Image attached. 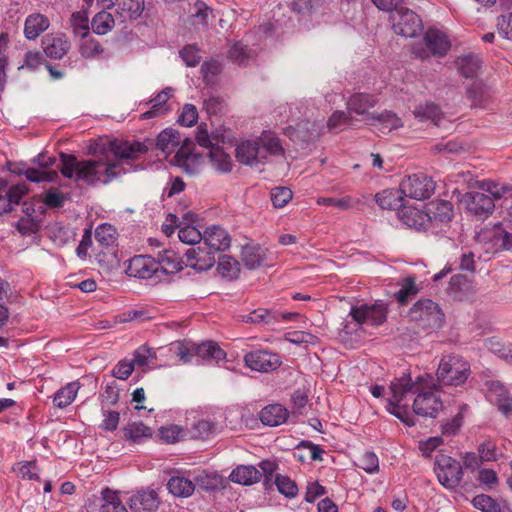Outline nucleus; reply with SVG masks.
<instances>
[{
    "mask_svg": "<svg viewBox=\"0 0 512 512\" xmlns=\"http://www.w3.org/2000/svg\"><path fill=\"white\" fill-rule=\"evenodd\" d=\"M109 151L95 159L78 160L72 154L60 153L61 174L75 182H82L89 186L99 184L107 185L117 178L124 170L121 160H134L147 151V147L140 142L114 140L109 143Z\"/></svg>",
    "mask_w": 512,
    "mask_h": 512,
    "instance_id": "1",
    "label": "nucleus"
},
{
    "mask_svg": "<svg viewBox=\"0 0 512 512\" xmlns=\"http://www.w3.org/2000/svg\"><path fill=\"white\" fill-rule=\"evenodd\" d=\"M440 388L429 375L412 380L409 374L395 378L390 384L391 398L387 411L408 426L415 425L414 415L435 418L443 404L435 391Z\"/></svg>",
    "mask_w": 512,
    "mask_h": 512,
    "instance_id": "2",
    "label": "nucleus"
},
{
    "mask_svg": "<svg viewBox=\"0 0 512 512\" xmlns=\"http://www.w3.org/2000/svg\"><path fill=\"white\" fill-rule=\"evenodd\" d=\"M471 374L470 364L459 355L444 356L437 369V385L461 386Z\"/></svg>",
    "mask_w": 512,
    "mask_h": 512,
    "instance_id": "3",
    "label": "nucleus"
},
{
    "mask_svg": "<svg viewBox=\"0 0 512 512\" xmlns=\"http://www.w3.org/2000/svg\"><path fill=\"white\" fill-rule=\"evenodd\" d=\"M408 318L419 328L430 332L442 327L445 315L437 303L430 299L418 300L409 310Z\"/></svg>",
    "mask_w": 512,
    "mask_h": 512,
    "instance_id": "4",
    "label": "nucleus"
},
{
    "mask_svg": "<svg viewBox=\"0 0 512 512\" xmlns=\"http://www.w3.org/2000/svg\"><path fill=\"white\" fill-rule=\"evenodd\" d=\"M394 32L404 37H415L423 29L422 20L412 10L399 7L390 14Z\"/></svg>",
    "mask_w": 512,
    "mask_h": 512,
    "instance_id": "5",
    "label": "nucleus"
},
{
    "mask_svg": "<svg viewBox=\"0 0 512 512\" xmlns=\"http://www.w3.org/2000/svg\"><path fill=\"white\" fill-rule=\"evenodd\" d=\"M400 187L405 197L415 200L428 199L435 191L434 181L424 173L409 175L401 181Z\"/></svg>",
    "mask_w": 512,
    "mask_h": 512,
    "instance_id": "6",
    "label": "nucleus"
},
{
    "mask_svg": "<svg viewBox=\"0 0 512 512\" xmlns=\"http://www.w3.org/2000/svg\"><path fill=\"white\" fill-rule=\"evenodd\" d=\"M436 474L442 486L447 489L456 488L463 476V471L460 463L445 455H441L436 460Z\"/></svg>",
    "mask_w": 512,
    "mask_h": 512,
    "instance_id": "7",
    "label": "nucleus"
},
{
    "mask_svg": "<svg viewBox=\"0 0 512 512\" xmlns=\"http://www.w3.org/2000/svg\"><path fill=\"white\" fill-rule=\"evenodd\" d=\"M244 363L251 370L269 373L277 370L282 361L277 353L268 350H255L245 354Z\"/></svg>",
    "mask_w": 512,
    "mask_h": 512,
    "instance_id": "8",
    "label": "nucleus"
},
{
    "mask_svg": "<svg viewBox=\"0 0 512 512\" xmlns=\"http://www.w3.org/2000/svg\"><path fill=\"white\" fill-rule=\"evenodd\" d=\"M462 202L466 210L478 218L489 217L495 209L493 198L485 193V191H470L463 195Z\"/></svg>",
    "mask_w": 512,
    "mask_h": 512,
    "instance_id": "9",
    "label": "nucleus"
},
{
    "mask_svg": "<svg viewBox=\"0 0 512 512\" xmlns=\"http://www.w3.org/2000/svg\"><path fill=\"white\" fill-rule=\"evenodd\" d=\"M350 316L358 324L379 326L386 320L387 308L383 303H375L372 305L362 304L352 307Z\"/></svg>",
    "mask_w": 512,
    "mask_h": 512,
    "instance_id": "10",
    "label": "nucleus"
},
{
    "mask_svg": "<svg viewBox=\"0 0 512 512\" xmlns=\"http://www.w3.org/2000/svg\"><path fill=\"white\" fill-rule=\"evenodd\" d=\"M156 259L148 255H137L128 261L126 273L129 276L141 279L156 277L160 279L157 271Z\"/></svg>",
    "mask_w": 512,
    "mask_h": 512,
    "instance_id": "11",
    "label": "nucleus"
},
{
    "mask_svg": "<svg viewBox=\"0 0 512 512\" xmlns=\"http://www.w3.org/2000/svg\"><path fill=\"white\" fill-rule=\"evenodd\" d=\"M185 257V265L197 271H207L212 268L216 262L215 251L210 250L204 243L203 245L187 249Z\"/></svg>",
    "mask_w": 512,
    "mask_h": 512,
    "instance_id": "12",
    "label": "nucleus"
},
{
    "mask_svg": "<svg viewBox=\"0 0 512 512\" xmlns=\"http://www.w3.org/2000/svg\"><path fill=\"white\" fill-rule=\"evenodd\" d=\"M458 176L463 177L464 181L467 182L469 187H476L479 190L485 191L486 194L493 198L494 203L496 200H500L506 195L512 193L511 186L506 184H500L492 180H474L472 182V174L469 171L459 173Z\"/></svg>",
    "mask_w": 512,
    "mask_h": 512,
    "instance_id": "13",
    "label": "nucleus"
},
{
    "mask_svg": "<svg viewBox=\"0 0 512 512\" xmlns=\"http://www.w3.org/2000/svg\"><path fill=\"white\" fill-rule=\"evenodd\" d=\"M236 158L242 164L254 166L263 163L266 160V154L259 147L257 139L247 140L236 147Z\"/></svg>",
    "mask_w": 512,
    "mask_h": 512,
    "instance_id": "14",
    "label": "nucleus"
},
{
    "mask_svg": "<svg viewBox=\"0 0 512 512\" xmlns=\"http://www.w3.org/2000/svg\"><path fill=\"white\" fill-rule=\"evenodd\" d=\"M70 46V42L62 34H47L42 38L43 51L51 59H62L70 50Z\"/></svg>",
    "mask_w": 512,
    "mask_h": 512,
    "instance_id": "15",
    "label": "nucleus"
},
{
    "mask_svg": "<svg viewBox=\"0 0 512 512\" xmlns=\"http://www.w3.org/2000/svg\"><path fill=\"white\" fill-rule=\"evenodd\" d=\"M160 503L155 490H140L129 499V506L134 512H152Z\"/></svg>",
    "mask_w": 512,
    "mask_h": 512,
    "instance_id": "16",
    "label": "nucleus"
},
{
    "mask_svg": "<svg viewBox=\"0 0 512 512\" xmlns=\"http://www.w3.org/2000/svg\"><path fill=\"white\" fill-rule=\"evenodd\" d=\"M203 241L210 250L224 251L230 247L231 238L228 232L220 226L213 225L204 231Z\"/></svg>",
    "mask_w": 512,
    "mask_h": 512,
    "instance_id": "17",
    "label": "nucleus"
},
{
    "mask_svg": "<svg viewBox=\"0 0 512 512\" xmlns=\"http://www.w3.org/2000/svg\"><path fill=\"white\" fill-rule=\"evenodd\" d=\"M424 42L429 53L436 57L445 56L451 48L447 36L437 29H428L424 36Z\"/></svg>",
    "mask_w": 512,
    "mask_h": 512,
    "instance_id": "18",
    "label": "nucleus"
},
{
    "mask_svg": "<svg viewBox=\"0 0 512 512\" xmlns=\"http://www.w3.org/2000/svg\"><path fill=\"white\" fill-rule=\"evenodd\" d=\"M487 397L491 402L497 404L503 414L512 413V395L500 382L491 381L489 383Z\"/></svg>",
    "mask_w": 512,
    "mask_h": 512,
    "instance_id": "19",
    "label": "nucleus"
},
{
    "mask_svg": "<svg viewBox=\"0 0 512 512\" xmlns=\"http://www.w3.org/2000/svg\"><path fill=\"white\" fill-rule=\"evenodd\" d=\"M427 221L436 226L447 224L453 216V206L451 202L441 200L431 203L425 210Z\"/></svg>",
    "mask_w": 512,
    "mask_h": 512,
    "instance_id": "20",
    "label": "nucleus"
},
{
    "mask_svg": "<svg viewBox=\"0 0 512 512\" xmlns=\"http://www.w3.org/2000/svg\"><path fill=\"white\" fill-rule=\"evenodd\" d=\"M156 263L157 271L160 274H174L182 270V258L172 249H165L158 253Z\"/></svg>",
    "mask_w": 512,
    "mask_h": 512,
    "instance_id": "21",
    "label": "nucleus"
},
{
    "mask_svg": "<svg viewBox=\"0 0 512 512\" xmlns=\"http://www.w3.org/2000/svg\"><path fill=\"white\" fill-rule=\"evenodd\" d=\"M505 237H507V231L503 228L501 223H497L489 228H484L477 234V240L479 242L489 244L490 248L495 251L503 250Z\"/></svg>",
    "mask_w": 512,
    "mask_h": 512,
    "instance_id": "22",
    "label": "nucleus"
},
{
    "mask_svg": "<svg viewBox=\"0 0 512 512\" xmlns=\"http://www.w3.org/2000/svg\"><path fill=\"white\" fill-rule=\"evenodd\" d=\"M366 120L370 125L377 126L382 133L391 132L402 126L401 119L391 111L368 114Z\"/></svg>",
    "mask_w": 512,
    "mask_h": 512,
    "instance_id": "23",
    "label": "nucleus"
},
{
    "mask_svg": "<svg viewBox=\"0 0 512 512\" xmlns=\"http://www.w3.org/2000/svg\"><path fill=\"white\" fill-rule=\"evenodd\" d=\"M49 19L41 13L30 14L24 23V36L27 40L37 39L49 28Z\"/></svg>",
    "mask_w": 512,
    "mask_h": 512,
    "instance_id": "24",
    "label": "nucleus"
},
{
    "mask_svg": "<svg viewBox=\"0 0 512 512\" xmlns=\"http://www.w3.org/2000/svg\"><path fill=\"white\" fill-rule=\"evenodd\" d=\"M289 416L288 410L281 404H270L260 412L262 424L270 427L279 426L286 422Z\"/></svg>",
    "mask_w": 512,
    "mask_h": 512,
    "instance_id": "25",
    "label": "nucleus"
},
{
    "mask_svg": "<svg viewBox=\"0 0 512 512\" xmlns=\"http://www.w3.org/2000/svg\"><path fill=\"white\" fill-rule=\"evenodd\" d=\"M181 135L177 130L168 128L159 133L156 139V147L162 151L165 157L169 156L179 147Z\"/></svg>",
    "mask_w": 512,
    "mask_h": 512,
    "instance_id": "26",
    "label": "nucleus"
},
{
    "mask_svg": "<svg viewBox=\"0 0 512 512\" xmlns=\"http://www.w3.org/2000/svg\"><path fill=\"white\" fill-rule=\"evenodd\" d=\"M404 197L399 186V189H385L377 193L375 201L382 209L396 210L403 206Z\"/></svg>",
    "mask_w": 512,
    "mask_h": 512,
    "instance_id": "27",
    "label": "nucleus"
},
{
    "mask_svg": "<svg viewBox=\"0 0 512 512\" xmlns=\"http://www.w3.org/2000/svg\"><path fill=\"white\" fill-rule=\"evenodd\" d=\"M374 95L367 93H355L347 101L348 110L358 115H368V110L377 104Z\"/></svg>",
    "mask_w": 512,
    "mask_h": 512,
    "instance_id": "28",
    "label": "nucleus"
},
{
    "mask_svg": "<svg viewBox=\"0 0 512 512\" xmlns=\"http://www.w3.org/2000/svg\"><path fill=\"white\" fill-rule=\"evenodd\" d=\"M262 473L255 466L240 465L233 469L229 478L232 482L241 485H252L261 479Z\"/></svg>",
    "mask_w": 512,
    "mask_h": 512,
    "instance_id": "29",
    "label": "nucleus"
},
{
    "mask_svg": "<svg viewBox=\"0 0 512 512\" xmlns=\"http://www.w3.org/2000/svg\"><path fill=\"white\" fill-rule=\"evenodd\" d=\"M481 59L476 54H467L456 59V66L459 73L465 78H473L481 67Z\"/></svg>",
    "mask_w": 512,
    "mask_h": 512,
    "instance_id": "30",
    "label": "nucleus"
},
{
    "mask_svg": "<svg viewBox=\"0 0 512 512\" xmlns=\"http://www.w3.org/2000/svg\"><path fill=\"white\" fill-rule=\"evenodd\" d=\"M413 114L419 121H431L435 125H439V122L443 116L441 108L433 102H426L424 104L418 105L415 107Z\"/></svg>",
    "mask_w": 512,
    "mask_h": 512,
    "instance_id": "31",
    "label": "nucleus"
},
{
    "mask_svg": "<svg viewBox=\"0 0 512 512\" xmlns=\"http://www.w3.org/2000/svg\"><path fill=\"white\" fill-rule=\"evenodd\" d=\"M169 492L176 497H189L195 490L192 480L183 476H173L167 483Z\"/></svg>",
    "mask_w": 512,
    "mask_h": 512,
    "instance_id": "32",
    "label": "nucleus"
},
{
    "mask_svg": "<svg viewBox=\"0 0 512 512\" xmlns=\"http://www.w3.org/2000/svg\"><path fill=\"white\" fill-rule=\"evenodd\" d=\"M79 388L80 383L77 381L70 382L60 388L54 395V405L60 409L68 407L75 400Z\"/></svg>",
    "mask_w": 512,
    "mask_h": 512,
    "instance_id": "33",
    "label": "nucleus"
},
{
    "mask_svg": "<svg viewBox=\"0 0 512 512\" xmlns=\"http://www.w3.org/2000/svg\"><path fill=\"white\" fill-rule=\"evenodd\" d=\"M173 92V89L170 87H167L163 89L161 92H159L155 98H153L150 102L153 103L150 110L144 112L141 115L142 119H150L153 117H158L163 115L166 112V109L164 108V105L169 100L171 94Z\"/></svg>",
    "mask_w": 512,
    "mask_h": 512,
    "instance_id": "34",
    "label": "nucleus"
},
{
    "mask_svg": "<svg viewBox=\"0 0 512 512\" xmlns=\"http://www.w3.org/2000/svg\"><path fill=\"white\" fill-rule=\"evenodd\" d=\"M265 259V252L259 245H246L242 248V261L247 269L259 267Z\"/></svg>",
    "mask_w": 512,
    "mask_h": 512,
    "instance_id": "35",
    "label": "nucleus"
},
{
    "mask_svg": "<svg viewBox=\"0 0 512 512\" xmlns=\"http://www.w3.org/2000/svg\"><path fill=\"white\" fill-rule=\"evenodd\" d=\"M208 158L211 165L217 171L222 173H228L231 171L232 162L230 156L224 152L222 147H212L208 152Z\"/></svg>",
    "mask_w": 512,
    "mask_h": 512,
    "instance_id": "36",
    "label": "nucleus"
},
{
    "mask_svg": "<svg viewBox=\"0 0 512 512\" xmlns=\"http://www.w3.org/2000/svg\"><path fill=\"white\" fill-rule=\"evenodd\" d=\"M257 141L259 142V147L264 151L266 156L268 154L282 155L284 153V149L279 138L271 131L263 132Z\"/></svg>",
    "mask_w": 512,
    "mask_h": 512,
    "instance_id": "37",
    "label": "nucleus"
},
{
    "mask_svg": "<svg viewBox=\"0 0 512 512\" xmlns=\"http://www.w3.org/2000/svg\"><path fill=\"white\" fill-rule=\"evenodd\" d=\"M117 230L114 226L108 223L100 224L95 229V239L103 248H110L116 244Z\"/></svg>",
    "mask_w": 512,
    "mask_h": 512,
    "instance_id": "38",
    "label": "nucleus"
},
{
    "mask_svg": "<svg viewBox=\"0 0 512 512\" xmlns=\"http://www.w3.org/2000/svg\"><path fill=\"white\" fill-rule=\"evenodd\" d=\"M114 17L107 11L98 12L91 20L92 31L97 35H105L113 29Z\"/></svg>",
    "mask_w": 512,
    "mask_h": 512,
    "instance_id": "39",
    "label": "nucleus"
},
{
    "mask_svg": "<svg viewBox=\"0 0 512 512\" xmlns=\"http://www.w3.org/2000/svg\"><path fill=\"white\" fill-rule=\"evenodd\" d=\"M197 358L204 360L213 359L220 361L226 357V353L215 342H205L194 348Z\"/></svg>",
    "mask_w": 512,
    "mask_h": 512,
    "instance_id": "40",
    "label": "nucleus"
},
{
    "mask_svg": "<svg viewBox=\"0 0 512 512\" xmlns=\"http://www.w3.org/2000/svg\"><path fill=\"white\" fill-rule=\"evenodd\" d=\"M124 438L135 443L152 436V430L142 422H133L123 428Z\"/></svg>",
    "mask_w": 512,
    "mask_h": 512,
    "instance_id": "41",
    "label": "nucleus"
},
{
    "mask_svg": "<svg viewBox=\"0 0 512 512\" xmlns=\"http://www.w3.org/2000/svg\"><path fill=\"white\" fill-rule=\"evenodd\" d=\"M79 52L84 58H96L103 56L105 48L98 40L88 34L85 38H81Z\"/></svg>",
    "mask_w": 512,
    "mask_h": 512,
    "instance_id": "42",
    "label": "nucleus"
},
{
    "mask_svg": "<svg viewBox=\"0 0 512 512\" xmlns=\"http://www.w3.org/2000/svg\"><path fill=\"white\" fill-rule=\"evenodd\" d=\"M400 217L409 227H413L415 229L427 228L425 224V221H427L425 211L408 208L400 212Z\"/></svg>",
    "mask_w": 512,
    "mask_h": 512,
    "instance_id": "43",
    "label": "nucleus"
},
{
    "mask_svg": "<svg viewBox=\"0 0 512 512\" xmlns=\"http://www.w3.org/2000/svg\"><path fill=\"white\" fill-rule=\"evenodd\" d=\"M219 273L229 279L237 278L240 272V264L237 260L229 255L219 257L218 267Z\"/></svg>",
    "mask_w": 512,
    "mask_h": 512,
    "instance_id": "44",
    "label": "nucleus"
},
{
    "mask_svg": "<svg viewBox=\"0 0 512 512\" xmlns=\"http://www.w3.org/2000/svg\"><path fill=\"white\" fill-rule=\"evenodd\" d=\"M485 347L512 365V343L504 344L493 337L485 341Z\"/></svg>",
    "mask_w": 512,
    "mask_h": 512,
    "instance_id": "45",
    "label": "nucleus"
},
{
    "mask_svg": "<svg viewBox=\"0 0 512 512\" xmlns=\"http://www.w3.org/2000/svg\"><path fill=\"white\" fill-rule=\"evenodd\" d=\"M102 499L104 503L100 512H128L115 492L105 489L102 492Z\"/></svg>",
    "mask_w": 512,
    "mask_h": 512,
    "instance_id": "46",
    "label": "nucleus"
},
{
    "mask_svg": "<svg viewBox=\"0 0 512 512\" xmlns=\"http://www.w3.org/2000/svg\"><path fill=\"white\" fill-rule=\"evenodd\" d=\"M70 23L73 33L80 38H85L89 33V21L86 12L78 11L71 15Z\"/></svg>",
    "mask_w": 512,
    "mask_h": 512,
    "instance_id": "47",
    "label": "nucleus"
},
{
    "mask_svg": "<svg viewBox=\"0 0 512 512\" xmlns=\"http://www.w3.org/2000/svg\"><path fill=\"white\" fill-rule=\"evenodd\" d=\"M401 288L395 293V298L401 305L406 304L413 296L418 293L414 278H404L400 283Z\"/></svg>",
    "mask_w": 512,
    "mask_h": 512,
    "instance_id": "48",
    "label": "nucleus"
},
{
    "mask_svg": "<svg viewBox=\"0 0 512 512\" xmlns=\"http://www.w3.org/2000/svg\"><path fill=\"white\" fill-rule=\"evenodd\" d=\"M221 71L222 64L218 60L211 59L205 61L201 66V74L207 85H214L216 83V77Z\"/></svg>",
    "mask_w": 512,
    "mask_h": 512,
    "instance_id": "49",
    "label": "nucleus"
},
{
    "mask_svg": "<svg viewBox=\"0 0 512 512\" xmlns=\"http://www.w3.org/2000/svg\"><path fill=\"white\" fill-rule=\"evenodd\" d=\"M195 487L198 486L200 489L205 491L216 490L220 484L219 478L213 473L207 471H201L194 478Z\"/></svg>",
    "mask_w": 512,
    "mask_h": 512,
    "instance_id": "50",
    "label": "nucleus"
},
{
    "mask_svg": "<svg viewBox=\"0 0 512 512\" xmlns=\"http://www.w3.org/2000/svg\"><path fill=\"white\" fill-rule=\"evenodd\" d=\"M276 319V314L264 308H259L248 315L243 316V321L247 323H255V324H271Z\"/></svg>",
    "mask_w": 512,
    "mask_h": 512,
    "instance_id": "51",
    "label": "nucleus"
},
{
    "mask_svg": "<svg viewBox=\"0 0 512 512\" xmlns=\"http://www.w3.org/2000/svg\"><path fill=\"white\" fill-rule=\"evenodd\" d=\"M178 237L181 242L186 244H199L203 240L202 233L193 225L187 224L178 231Z\"/></svg>",
    "mask_w": 512,
    "mask_h": 512,
    "instance_id": "52",
    "label": "nucleus"
},
{
    "mask_svg": "<svg viewBox=\"0 0 512 512\" xmlns=\"http://www.w3.org/2000/svg\"><path fill=\"white\" fill-rule=\"evenodd\" d=\"M275 484L278 491L288 498H293L298 493V487L296 483L287 476L280 474L276 475Z\"/></svg>",
    "mask_w": 512,
    "mask_h": 512,
    "instance_id": "53",
    "label": "nucleus"
},
{
    "mask_svg": "<svg viewBox=\"0 0 512 512\" xmlns=\"http://www.w3.org/2000/svg\"><path fill=\"white\" fill-rule=\"evenodd\" d=\"M472 504L476 509H479L483 512H500L499 504L490 496L486 494L476 495Z\"/></svg>",
    "mask_w": 512,
    "mask_h": 512,
    "instance_id": "54",
    "label": "nucleus"
},
{
    "mask_svg": "<svg viewBox=\"0 0 512 512\" xmlns=\"http://www.w3.org/2000/svg\"><path fill=\"white\" fill-rule=\"evenodd\" d=\"M317 203L325 206H334L340 210H348L357 204L358 201H355L350 196H345L343 198L320 197L318 198Z\"/></svg>",
    "mask_w": 512,
    "mask_h": 512,
    "instance_id": "55",
    "label": "nucleus"
},
{
    "mask_svg": "<svg viewBox=\"0 0 512 512\" xmlns=\"http://www.w3.org/2000/svg\"><path fill=\"white\" fill-rule=\"evenodd\" d=\"M155 358H156L155 352L151 348L143 345L135 350V352L133 354V359L131 361L134 362V367L135 366L146 367Z\"/></svg>",
    "mask_w": 512,
    "mask_h": 512,
    "instance_id": "56",
    "label": "nucleus"
},
{
    "mask_svg": "<svg viewBox=\"0 0 512 512\" xmlns=\"http://www.w3.org/2000/svg\"><path fill=\"white\" fill-rule=\"evenodd\" d=\"M357 466L367 473H375L379 470V460L374 452L366 451L359 458Z\"/></svg>",
    "mask_w": 512,
    "mask_h": 512,
    "instance_id": "57",
    "label": "nucleus"
},
{
    "mask_svg": "<svg viewBox=\"0 0 512 512\" xmlns=\"http://www.w3.org/2000/svg\"><path fill=\"white\" fill-rule=\"evenodd\" d=\"M292 196V191L288 187H275L271 190V201L276 208L284 207Z\"/></svg>",
    "mask_w": 512,
    "mask_h": 512,
    "instance_id": "58",
    "label": "nucleus"
},
{
    "mask_svg": "<svg viewBox=\"0 0 512 512\" xmlns=\"http://www.w3.org/2000/svg\"><path fill=\"white\" fill-rule=\"evenodd\" d=\"M353 118L344 111L334 112L328 119L327 125L330 130L344 129L347 126H351Z\"/></svg>",
    "mask_w": 512,
    "mask_h": 512,
    "instance_id": "59",
    "label": "nucleus"
},
{
    "mask_svg": "<svg viewBox=\"0 0 512 512\" xmlns=\"http://www.w3.org/2000/svg\"><path fill=\"white\" fill-rule=\"evenodd\" d=\"M120 8L127 12L130 19H137L144 11L145 2L144 0H123Z\"/></svg>",
    "mask_w": 512,
    "mask_h": 512,
    "instance_id": "60",
    "label": "nucleus"
},
{
    "mask_svg": "<svg viewBox=\"0 0 512 512\" xmlns=\"http://www.w3.org/2000/svg\"><path fill=\"white\" fill-rule=\"evenodd\" d=\"M228 57L233 62L243 65L249 59L250 54L246 45H243L242 43H234L228 51Z\"/></svg>",
    "mask_w": 512,
    "mask_h": 512,
    "instance_id": "61",
    "label": "nucleus"
},
{
    "mask_svg": "<svg viewBox=\"0 0 512 512\" xmlns=\"http://www.w3.org/2000/svg\"><path fill=\"white\" fill-rule=\"evenodd\" d=\"M28 193V186L25 183L22 184H16L8 188V184L6 183L5 187V194L7 195V198L9 199V204L11 207L13 205H18L22 199L23 196H25Z\"/></svg>",
    "mask_w": 512,
    "mask_h": 512,
    "instance_id": "62",
    "label": "nucleus"
},
{
    "mask_svg": "<svg viewBox=\"0 0 512 512\" xmlns=\"http://www.w3.org/2000/svg\"><path fill=\"white\" fill-rule=\"evenodd\" d=\"M66 200L65 195L58 188H50L45 192L43 202L50 208H60Z\"/></svg>",
    "mask_w": 512,
    "mask_h": 512,
    "instance_id": "63",
    "label": "nucleus"
},
{
    "mask_svg": "<svg viewBox=\"0 0 512 512\" xmlns=\"http://www.w3.org/2000/svg\"><path fill=\"white\" fill-rule=\"evenodd\" d=\"M498 32L508 40H512V12L502 14L497 19Z\"/></svg>",
    "mask_w": 512,
    "mask_h": 512,
    "instance_id": "64",
    "label": "nucleus"
}]
</instances>
